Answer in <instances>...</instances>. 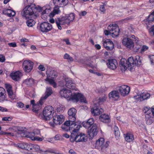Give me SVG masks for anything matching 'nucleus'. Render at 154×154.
<instances>
[{"label":"nucleus","mask_w":154,"mask_h":154,"mask_svg":"<svg viewBox=\"0 0 154 154\" xmlns=\"http://www.w3.org/2000/svg\"><path fill=\"white\" fill-rule=\"evenodd\" d=\"M75 18V14L71 13L66 15L64 17L57 18L55 20V23L58 29L61 30L62 28V25L69 24L74 20Z\"/></svg>","instance_id":"1"},{"label":"nucleus","mask_w":154,"mask_h":154,"mask_svg":"<svg viewBox=\"0 0 154 154\" xmlns=\"http://www.w3.org/2000/svg\"><path fill=\"white\" fill-rule=\"evenodd\" d=\"M35 9V8L31 5L26 6L21 12L23 18L26 19H29V18H36L37 16L34 13V10Z\"/></svg>","instance_id":"2"},{"label":"nucleus","mask_w":154,"mask_h":154,"mask_svg":"<svg viewBox=\"0 0 154 154\" xmlns=\"http://www.w3.org/2000/svg\"><path fill=\"white\" fill-rule=\"evenodd\" d=\"M136 64V62L132 57H129L127 61L124 59H122L121 60L120 67L122 70H125L128 67L131 70Z\"/></svg>","instance_id":"3"},{"label":"nucleus","mask_w":154,"mask_h":154,"mask_svg":"<svg viewBox=\"0 0 154 154\" xmlns=\"http://www.w3.org/2000/svg\"><path fill=\"white\" fill-rule=\"evenodd\" d=\"M54 113L53 108L51 106L45 107L43 111L42 119L46 121L50 120L51 115Z\"/></svg>","instance_id":"4"},{"label":"nucleus","mask_w":154,"mask_h":154,"mask_svg":"<svg viewBox=\"0 0 154 154\" xmlns=\"http://www.w3.org/2000/svg\"><path fill=\"white\" fill-rule=\"evenodd\" d=\"M108 29L112 37L114 38L119 35V29L117 24H112V25H110L108 26Z\"/></svg>","instance_id":"5"},{"label":"nucleus","mask_w":154,"mask_h":154,"mask_svg":"<svg viewBox=\"0 0 154 154\" xmlns=\"http://www.w3.org/2000/svg\"><path fill=\"white\" fill-rule=\"evenodd\" d=\"M33 63L29 60H25L23 63L22 67L26 72H29L32 69Z\"/></svg>","instance_id":"6"},{"label":"nucleus","mask_w":154,"mask_h":154,"mask_svg":"<svg viewBox=\"0 0 154 154\" xmlns=\"http://www.w3.org/2000/svg\"><path fill=\"white\" fill-rule=\"evenodd\" d=\"M117 89L119 91L121 96L123 97L127 95L130 91V87L125 85L118 86Z\"/></svg>","instance_id":"7"},{"label":"nucleus","mask_w":154,"mask_h":154,"mask_svg":"<svg viewBox=\"0 0 154 154\" xmlns=\"http://www.w3.org/2000/svg\"><path fill=\"white\" fill-rule=\"evenodd\" d=\"M52 28L51 24L46 22H43L40 24L39 29L44 32H47L50 31Z\"/></svg>","instance_id":"8"},{"label":"nucleus","mask_w":154,"mask_h":154,"mask_svg":"<svg viewBox=\"0 0 154 154\" xmlns=\"http://www.w3.org/2000/svg\"><path fill=\"white\" fill-rule=\"evenodd\" d=\"M60 93L62 97L69 98V100H72L71 98L73 97V95L70 90L63 88L60 90Z\"/></svg>","instance_id":"9"},{"label":"nucleus","mask_w":154,"mask_h":154,"mask_svg":"<svg viewBox=\"0 0 154 154\" xmlns=\"http://www.w3.org/2000/svg\"><path fill=\"white\" fill-rule=\"evenodd\" d=\"M71 99L72 101L74 102H77L79 100L81 102H84L85 103H87L86 98L82 94L80 93H75L73 95Z\"/></svg>","instance_id":"10"},{"label":"nucleus","mask_w":154,"mask_h":154,"mask_svg":"<svg viewBox=\"0 0 154 154\" xmlns=\"http://www.w3.org/2000/svg\"><path fill=\"white\" fill-rule=\"evenodd\" d=\"M81 127V125H80L78 124L76 122H73L72 124H71L69 127V130L72 133L71 135L72 137H73V136H75L74 135V133L77 132Z\"/></svg>","instance_id":"11"},{"label":"nucleus","mask_w":154,"mask_h":154,"mask_svg":"<svg viewBox=\"0 0 154 154\" xmlns=\"http://www.w3.org/2000/svg\"><path fill=\"white\" fill-rule=\"evenodd\" d=\"M122 43L123 45L125 46L127 48L131 49L134 46L133 41L130 38H124L122 41Z\"/></svg>","instance_id":"12"},{"label":"nucleus","mask_w":154,"mask_h":154,"mask_svg":"<svg viewBox=\"0 0 154 154\" xmlns=\"http://www.w3.org/2000/svg\"><path fill=\"white\" fill-rule=\"evenodd\" d=\"M40 11H42L41 15L42 17L45 20L47 18L46 14H49L51 12L50 6L48 5H47L41 8L39 7Z\"/></svg>","instance_id":"13"},{"label":"nucleus","mask_w":154,"mask_h":154,"mask_svg":"<svg viewBox=\"0 0 154 154\" xmlns=\"http://www.w3.org/2000/svg\"><path fill=\"white\" fill-rule=\"evenodd\" d=\"M104 47L107 50H111L114 48V44L110 39H106L103 41Z\"/></svg>","instance_id":"14"},{"label":"nucleus","mask_w":154,"mask_h":154,"mask_svg":"<svg viewBox=\"0 0 154 154\" xmlns=\"http://www.w3.org/2000/svg\"><path fill=\"white\" fill-rule=\"evenodd\" d=\"M66 86L68 88L76 90L75 88V84L74 81L71 79L67 78L65 79Z\"/></svg>","instance_id":"15"},{"label":"nucleus","mask_w":154,"mask_h":154,"mask_svg":"<svg viewBox=\"0 0 154 154\" xmlns=\"http://www.w3.org/2000/svg\"><path fill=\"white\" fill-rule=\"evenodd\" d=\"M150 96V94L148 93H142L140 95L134 96V98L137 101L140 102L149 98Z\"/></svg>","instance_id":"16"},{"label":"nucleus","mask_w":154,"mask_h":154,"mask_svg":"<svg viewBox=\"0 0 154 154\" xmlns=\"http://www.w3.org/2000/svg\"><path fill=\"white\" fill-rule=\"evenodd\" d=\"M94 106L91 109V112L92 114L94 116H98L102 113L103 110L102 108L99 109L97 103H94Z\"/></svg>","instance_id":"17"},{"label":"nucleus","mask_w":154,"mask_h":154,"mask_svg":"<svg viewBox=\"0 0 154 154\" xmlns=\"http://www.w3.org/2000/svg\"><path fill=\"white\" fill-rule=\"evenodd\" d=\"M97 132V126L95 124H94L92 128L88 131V135L91 138H92L94 136H96Z\"/></svg>","instance_id":"18"},{"label":"nucleus","mask_w":154,"mask_h":154,"mask_svg":"<svg viewBox=\"0 0 154 154\" xmlns=\"http://www.w3.org/2000/svg\"><path fill=\"white\" fill-rule=\"evenodd\" d=\"M104 140L103 138H100L98 139L96 141V146L98 148L100 147L102 149L106 148L108 145V143L109 142H106V143L104 144Z\"/></svg>","instance_id":"19"},{"label":"nucleus","mask_w":154,"mask_h":154,"mask_svg":"<svg viewBox=\"0 0 154 154\" xmlns=\"http://www.w3.org/2000/svg\"><path fill=\"white\" fill-rule=\"evenodd\" d=\"M109 98L114 101L118 100L120 97L119 92L117 91H113L109 94Z\"/></svg>","instance_id":"20"},{"label":"nucleus","mask_w":154,"mask_h":154,"mask_svg":"<svg viewBox=\"0 0 154 154\" xmlns=\"http://www.w3.org/2000/svg\"><path fill=\"white\" fill-rule=\"evenodd\" d=\"M45 101L42 99V98H41L39 101L35 105H34L32 109L33 111L37 113L38 110L42 108V106Z\"/></svg>","instance_id":"21"},{"label":"nucleus","mask_w":154,"mask_h":154,"mask_svg":"<svg viewBox=\"0 0 154 154\" xmlns=\"http://www.w3.org/2000/svg\"><path fill=\"white\" fill-rule=\"evenodd\" d=\"M74 139L76 142H86L87 140V138L84 134L80 133L76 135Z\"/></svg>","instance_id":"22"},{"label":"nucleus","mask_w":154,"mask_h":154,"mask_svg":"<svg viewBox=\"0 0 154 154\" xmlns=\"http://www.w3.org/2000/svg\"><path fill=\"white\" fill-rule=\"evenodd\" d=\"M10 76L13 80L17 81H19L22 76V73L19 71L13 72L10 74Z\"/></svg>","instance_id":"23"},{"label":"nucleus","mask_w":154,"mask_h":154,"mask_svg":"<svg viewBox=\"0 0 154 154\" xmlns=\"http://www.w3.org/2000/svg\"><path fill=\"white\" fill-rule=\"evenodd\" d=\"M76 113V109L74 108L70 109L68 111V114L69 115V118L70 121H75L76 118L75 115Z\"/></svg>","instance_id":"24"},{"label":"nucleus","mask_w":154,"mask_h":154,"mask_svg":"<svg viewBox=\"0 0 154 154\" xmlns=\"http://www.w3.org/2000/svg\"><path fill=\"white\" fill-rule=\"evenodd\" d=\"M117 64V62L115 59L108 60V63H107L108 67L112 70L116 68Z\"/></svg>","instance_id":"25"},{"label":"nucleus","mask_w":154,"mask_h":154,"mask_svg":"<svg viewBox=\"0 0 154 154\" xmlns=\"http://www.w3.org/2000/svg\"><path fill=\"white\" fill-rule=\"evenodd\" d=\"M54 3L56 5H58L60 7H63L67 5L68 0H53Z\"/></svg>","instance_id":"26"},{"label":"nucleus","mask_w":154,"mask_h":154,"mask_svg":"<svg viewBox=\"0 0 154 154\" xmlns=\"http://www.w3.org/2000/svg\"><path fill=\"white\" fill-rule=\"evenodd\" d=\"M26 137L30 138L33 140L42 141V139L37 136H35V134L33 132H28L26 135Z\"/></svg>","instance_id":"27"},{"label":"nucleus","mask_w":154,"mask_h":154,"mask_svg":"<svg viewBox=\"0 0 154 154\" xmlns=\"http://www.w3.org/2000/svg\"><path fill=\"white\" fill-rule=\"evenodd\" d=\"M94 119L92 118H90L87 121L83 122L82 123V125L86 128H89L91 125L94 124Z\"/></svg>","instance_id":"28"},{"label":"nucleus","mask_w":154,"mask_h":154,"mask_svg":"<svg viewBox=\"0 0 154 154\" xmlns=\"http://www.w3.org/2000/svg\"><path fill=\"white\" fill-rule=\"evenodd\" d=\"M53 93V91L51 87H48L45 94L43 95L41 98H42L44 101Z\"/></svg>","instance_id":"29"},{"label":"nucleus","mask_w":154,"mask_h":154,"mask_svg":"<svg viewBox=\"0 0 154 154\" xmlns=\"http://www.w3.org/2000/svg\"><path fill=\"white\" fill-rule=\"evenodd\" d=\"M60 7L59 6L56 5L54 8L53 11L49 15L51 18L54 17L55 15L58 14L60 12Z\"/></svg>","instance_id":"30"},{"label":"nucleus","mask_w":154,"mask_h":154,"mask_svg":"<svg viewBox=\"0 0 154 154\" xmlns=\"http://www.w3.org/2000/svg\"><path fill=\"white\" fill-rule=\"evenodd\" d=\"M100 119L103 122H108L110 121V117L108 115L103 114L100 116Z\"/></svg>","instance_id":"31"},{"label":"nucleus","mask_w":154,"mask_h":154,"mask_svg":"<svg viewBox=\"0 0 154 154\" xmlns=\"http://www.w3.org/2000/svg\"><path fill=\"white\" fill-rule=\"evenodd\" d=\"M3 13L10 17H13L15 15V13L14 11L8 9H4L3 11Z\"/></svg>","instance_id":"32"},{"label":"nucleus","mask_w":154,"mask_h":154,"mask_svg":"<svg viewBox=\"0 0 154 154\" xmlns=\"http://www.w3.org/2000/svg\"><path fill=\"white\" fill-rule=\"evenodd\" d=\"M6 100L5 90L2 87H0V102Z\"/></svg>","instance_id":"33"},{"label":"nucleus","mask_w":154,"mask_h":154,"mask_svg":"<svg viewBox=\"0 0 154 154\" xmlns=\"http://www.w3.org/2000/svg\"><path fill=\"white\" fill-rule=\"evenodd\" d=\"M46 74L48 77H51L53 79L56 78L57 76V72L54 70L50 71V70L48 69L46 71Z\"/></svg>","instance_id":"34"},{"label":"nucleus","mask_w":154,"mask_h":154,"mask_svg":"<svg viewBox=\"0 0 154 154\" xmlns=\"http://www.w3.org/2000/svg\"><path fill=\"white\" fill-rule=\"evenodd\" d=\"M125 138L127 142H130L133 140L134 137L133 134L128 133L125 134Z\"/></svg>","instance_id":"35"},{"label":"nucleus","mask_w":154,"mask_h":154,"mask_svg":"<svg viewBox=\"0 0 154 154\" xmlns=\"http://www.w3.org/2000/svg\"><path fill=\"white\" fill-rule=\"evenodd\" d=\"M146 123L147 125H150L153 123L154 118L151 117L150 115H145Z\"/></svg>","instance_id":"36"},{"label":"nucleus","mask_w":154,"mask_h":154,"mask_svg":"<svg viewBox=\"0 0 154 154\" xmlns=\"http://www.w3.org/2000/svg\"><path fill=\"white\" fill-rule=\"evenodd\" d=\"M45 80L48 82L49 84L52 85L54 88H56L57 84L54 79L49 78V77H47V78L45 79Z\"/></svg>","instance_id":"37"},{"label":"nucleus","mask_w":154,"mask_h":154,"mask_svg":"<svg viewBox=\"0 0 154 154\" xmlns=\"http://www.w3.org/2000/svg\"><path fill=\"white\" fill-rule=\"evenodd\" d=\"M58 118L57 117V115H54L53 118V122H50L49 124L50 125L53 127H54L55 125H58L57 124V121H58L57 119H58Z\"/></svg>","instance_id":"38"},{"label":"nucleus","mask_w":154,"mask_h":154,"mask_svg":"<svg viewBox=\"0 0 154 154\" xmlns=\"http://www.w3.org/2000/svg\"><path fill=\"white\" fill-rule=\"evenodd\" d=\"M28 20L26 21V24L29 27H32L34 26L35 23V20H34L33 18L31 19Z\"/></svg>","instance_id":"39"},{"label":"nucleus","mask_w":154,"mask_h":154,"mask_svg":"<svg viewBox=\"0 0 154 154\" xmlns=\"http://www.w3.org/2000/svg\"><path fill=\"white\" fill-rule=\"evenodd\" d=\"M24 83L27 85L31 86L34 83V80L32 78H29L26 79Z\"/></svg>","instance_id":"40"},{"label":"nucleus","mask_w":154,"mask_h":154,"mask_svg":"<svg viewBox=\"0 0 154 154\" xmlns=\"http://www.w3.org/2000/svg\"><path fill=\"white\" fill-rule=\"evenodd\" d=\"M58 118V121H57V124L58 125H60L62 123L64 120V118L63 116L62 115H57Z\"/></svg>","instance_id":"41"},{"label":"nucleus","mask_w":154,"mask_h":154,"mask_svg":"<svg viewBox=\"0 0 154 154\" xmlns=\"http://www.w3.org/2000/svg\"><path fill=\"white\" fill-rule=\"evenodd\" d=\"M143 112L145 114V115H149L151 114V109L147 107H144L143 110Z\"/></svg>","instance_id":"42"},{"label":"nucleus","mask_w":154,"mask_h":154,"mask_svg":"<svg viewBox=\"0 0 154 154\" xmlns=\"http://www.w3.org/2000/svg\"><path fill=\"white\" fill-rule=\"evenodd\" d=\"M7 93L9 97L11 98V99L13 100L15 99L16 96L15 94L14 93H13L12 90L8 91Z\"/></svg>","instance_id":"43"},{"label":"nucleus","mask_w":154,"mask_h":154,"mask_svg":"<svg viewBox=\"0 0 154 154\" xmlns=\"http://www.w3.org/2000/svg\"><path fill=\"white\" fill-rule=\"evenodd\" d=\"M113 129L115 136L118 137L119 136L120 132L118 127L115 126L114 127Z\"/></svg>","instance_id":"44"},{"label":"nucleus","mask_w":154,"mask_h":154,"mask_svg":"<svg viewBox=\"0 0 154 154\" xmlns=\"http://www.w3.org/2000/svg\"><path fill=\"white\" fill-rule=\"evenodd\" d=\"M147 20L149 22L154 21V11L149 16Z\"/></svg>","instance_id":"45"},{"label":"nucleus","mask_w":154,"mask_h":154,"mask_svg":"<svg viewBox=\"0 0 154 154\" xmlns=\"http://www.w3.org/2000/svg\"><path fill=\"white\" fill-rule=\"evenodd\" d=\"M136 62V64L138 66L140 65L141 64V59L140 57L139 56H136L135 57V60Z\"/></svg>","instance_id":"46"},{"label":"nucleus","mask_w":154,"mask_h":154,"mask_svg":"<svg viewBox=\"0 0 154 154\" xmlns=\"http://www.w3.org/2000/svg\"><path fill=\"white\" fill-rule=\"evenodd\" d=\"M25 149L27 150H30L33 149V144H28L26 143Z\"/></svg>","instance_id":"47"},{"label":"nucleus","mask_w":154,"mask_h":154,"mask_svg":"<svg viewBox=\"0 0 154 154\" xmlns=\"http://www.w3.org/2000/svg\"><path fill=\"white\" fill-rule=\"evenodd\" d=\"M26 145V143H21L17 144V146L21 149H25Z\"/></svg>","instance_id":"48"},{"label":"nucleus","mask_w":154,"mask_h":154,"mask_svg":"<svg viewBox=\"0 0 154 154\" xmlns=\"http://www.w3.org/2000/svg\"><path fill=\"white\" fill-rule=\"evenodd\" d=\"M106 98L105 97H100L98 99V103L97 104L100 105L106 100Z\"/></svg>","instance_id":"49"},{"label":"nucleus","mask_w":154,"mask_h":154,"mask_svg":"<svg viewBox=\"0 0 154 154\" xmlns=\"http://www.w3.org/2000/svg\"><path fill=\"white\" fill-rule=\"evenodd\" d=\"M64 58L65 59H66L70 61H73V59L72 57H70L67 54H65L64 56Z\"/></svg>","instance_id":"50"},{"label":"nucleus","mask_w":154,"mask_h":154,"mask_svg":"<svg viewBox=\"0 0 154 154\" xmlns=\"http://www.w3.org/2000/svg\"><path fill=\"white\" fill-rule=\"evenodd\" d=\"M69 121H66L64 123V125L67 126H70V125H71V124H72L73 122H74L75 121H70V120L69 118Z\"/></svg>","instance_id":"51"},{"label":"nucleus","mask_w":154,"mask_h":154,"mask_svg":"<svg viewBox=\"0 0 154 154\" xmlns=\"http://www.w3.org/2000/svg\"><path fill=\"white\" fill-rule=\"evenodd\" d=\"M148 46L145 45H143L140 50V52L141 53H143L145 51H146L148 49Z\"/></svg>","instance_id":"52"},{"label":"nucleus","mask_w":154,"mask_h":154,"mask_svg":"<svg viewBox=\"0 0 154 154\" xmlns=\"http://www.w3.org/2000/svg\"><path fill=\"white\" fill-rule=\"evenodd\" d=\"M12 119L13 118L11 116L3 118L2 120L3 121H11Z\"/></svg>","instance_id":"53"},{"label":"nucleus","mask_w":154,"mask_h":154,"mask_svg":"<svg viewBox=\"0 0 154 154\" xmlns=\"http://www.w3.org/2000/svg\"><path fill=\"white\" fill-rule=\"evenodd\" d=\"M5 87L7 92L10 91L11 90H12V87L11 85L9 84H5Z\"/></svg>","instance_id":"54"},{"label":"nucleus","mask_w":154,"mask_h":154,"mask_svg":"<svg viewBox=\"0 0 154 154\" xmlns=\"http://www.w3.org/2000/svg\"><path fill=\"white\" fill-rule=\"evenodd\" d=\"M35 149V150L36 151H38L40 150V147L37 144H33V149Z\"/></svg>","instance_id":"55"},{"label":"nucleus","mask_w":154,"mask_h":154,"mask_svg":"<svg viewBox=\"0 0 154 154\" xmlns=\"http://www.w3.org/2000/svg\"><path fill=\"white\" fill-rule=\"evenodd\" d=\"M131 37L132 38H131V39L132 40H133V42L134 41L135 43L137 44L138 42V38H136L135 36L134 35H132Z\"/></svg>","instance_id":"56"},{"label":"nucleus","mask_w":154,"mask_h":154,"mask_svg":"<svg viewBox=\"0 0 154 154\" xmlns=\"http://www.w3.org/2000/svg\"><path fill=\"white\" fill-rule=\"evenodd\" d=\"M5 60V57L2 54L0 55V61L1 62H3Z\"/></svg>","instance_id":"57"},{"label":"nucleus","mask_w":154,"mask_h":154,"mask_svg":"<svg viewBox=\"0 0 154 154\" xmlns=\"http://www.w3.org/2000/svg\"><path fill=\"white\" fill-rule=\"evenodd\" d=\"M150 62L152 64L154 63V55H151L149 56Z\"/></svg>","instance_id":"58"},{"label":"nucleus","mask_w":154,"mask_h":154,"mask_svg":"<svg viewBox=\"0 0 154 154\" xmlns=\"http://www.w3.org/2000/svg\"><path fill=\"white\" fill-rule=\"evenodd\" d=\"M8 45L11 47H15L17 46V45L15 42L9 43Z\"/></svg>","instance_id":"59"},{"label":"nucleus","mask_w":154,"mask_h":154,"mask_svg":"<svg viewBox=\"0 0 154 154\" xmlns=\"http://www.w3.org/2000/svg\"><path fill=\"white\" fill-rule=\"evenodd\" d=\"M100 10L103 13L105 11V9L104 7V6L103 5H100Z\"/></svg>","instance_id":"60"},{"label":"nucleus","mask_w":154,"mask_h":154,"mask_svg":"<svg viewBox=\"0 0 154 154\" xmlns=\"http://www.w3.org/2000/svg\"><path fill=\"white\" fill-rule=\"evenodd\" d=\"M149 32L151 35H154V25L151 28Z\"/></svg>","instance_id":"61"},{"label":"nucleus","mask_w":154,"mask_h":154,"mask_svg":"<svg viewBox=\"0 0 154 154\" xmlns=\"http://www.w3.org/2000/svg\"><path fill=\"white\" fill-rule=\"evenodd\" d=\"M17 106L21 108H22L23 107L24 104L21 102H18L17 103Z\"/></svg>","instance_id":"62"},{"label":"nucleus","mask_w":154,"mask_h":154,"mask_svg":"<svg viewBox=\"0 0 154 154\" xmlns=\"http://www.w3.org/2000/svg\"><path fill=\"white\" fill-rule=\"evenodd\" d=\"M38 69L39 70H41L42 71H44L45 68L43 65H40L38 66Z\"/></svg>","instance_id":"63"},{"label":"nucleus","mask_w":154,"mask_h":154,"mask_svg":"<svg viewBox=\"0 0 154 154\" xmlns=\"http://www.w3.org/2000/svg\"><path fill=\"white\" fill-rule=\"evenodd\" d=\"M69 153L70 154H76V153L72 149H70L69 151Z\"/></svg>","instance_id":"64"}]
</instances>
